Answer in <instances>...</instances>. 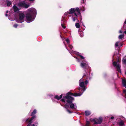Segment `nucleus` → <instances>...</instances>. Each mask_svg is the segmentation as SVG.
Returning <instances> with one entry per match:
<instances>
[{"label": "nucleus", "mask_w": 126, "mask_h": 126, "mask_svg": "<svg viewBox=\"0 0 126 126\" xmlns=\"http://www.w3.org/2000/svg\"><path fill=\"white\" fill-rule=\"evenodd\" d=\"M89 81L87 80L84 81L83 78L81 79L79 81V87L78 88L80 92L73 94L69 92L66 94V96H63V98L61 100V101L64 103H67L68 104L71 109L76 110L77 108L76 104L75 103H72L74 99L71 95H73L75 96H81L86 89V86L89 83Z\"/></svg>", "instance_id": "obj_1"}, {"label": "nucleus", "mask_w": 126, "mask_h": 126, "mask_svg": "<svg viewBox=\"0 0 126 126\" xmlns=\"http://www.w3.org/2000/svg\"><path fill=\"white\" fill-rule=\"evenodd\" d=\"M76 54L78 57H74L77 60V61L79 62L80 63V66L84 70V73H83V77H86V80L87 79L90 80L92 78L93 76V74L91 73L90 74V72L91 70V68L88 64V62L86 61L85 58L82 56L79 52H76ZM84 81H85L83 78Z\"/></svg>", "instance_id": "obj_2"}, {"label": "nucleus", "mask_w": 126, "mask_h": 126, "mask_svg": "<svg viewBox=\"0 0 126 126\" xmlns=\"http://www.w3.org/2000/svg\"><path fill=\"white\" fill-rule=\"evenodd\" d=\"M37 14L36 9L34 8H29L26 11L25 20L28 23H30L35 19Z\"/></svg>", "instance_id": "obj_3"}, {"label": "nucleus", "mask_w": 126, "mask_h": 126, "mask_svg": "<svg viewBox=\"0 0 126 126\" xmlns=\"http://www.w3.org/2000/svg\"><path fill=\"white\" fill-rule=\"evenodd\" d=\"M74 13H77V14L79 15H81L79 9L78 7L71 8L69 11L64 13V16L63 17L61 22V25L63 28L65 29L66 28V27L64 26L66 21L65 16H68L70 14H73Z\"/></svg>", "instance_id": "obj_4"}, {"label": "nucleus", "mask_w": 126, "mask_h": 126, "mask_svg": "<svg viewBox=\"0 0 126 126\" xmlns=\"http://www.w3.org/2000/svg\"><path fill=\"white\" fill-rule=\"evenodd\" d=\"M36 118V116H34L32 117L31 118H28L24 119L23 121L26 123L28 124L26 126H37L38 124L37 122H35L34 124H32V122L35 120Z\"/></svg>", "instance_id": "obj_5"}, {"label": "nucleus", "mask_w": 126, "mask_h": 126, "mask_svg": "<svg viewBox=\"0 0 126 126\" xmlns=\"http://www.w3.org/2000/svg\"><path fill=\"white\" fill-rule=\"evenodd\" d=\"M17 6L19 7L28 8L30 6V4H27L25 1H23L18 2L17 4Z\"/></svg>", "instance_id": "obj_6"}, {"label": "nucleus", "mask_w": 126, "mask_h": 126, "mask_svg": "<svg viewBox=\"0 0 126 126\" xmlns=\"http://www.w3.org/2000/svg\"><path fill=\"white\" fill-rule=\"evenodd\" d=\"M112 64L113 66L117 70V71L119 73H121V70L120 69L121 66L119 64L118 61L117 62H113Z\"/></svg>", "instance_id": "obj_7"}, {"label": "nucleus", "mask_w": 126, "mask_h": 126, "mask_svg": "<svg viewBox=\"0 0 126 126\" xmlns=\"http://www.w3.org/2000/svg\"><path fill=\"white\" fill-rule=\"evenodd\" d=\"M19 18L16 20V22L18 23H21L24 21L25 15L23 13H20L19 14Z\"/></svg>", "instance_id": "obj_8"}, {"label": "nucleus", "mask_w": 126, "mask_h": 126, "mask_svg": "<svg viewBox=\"0 0 126 126\" xmlns=\"http://www.w3.org/2000/svg\"><path fill=\"white\" fill-rule=\"evenodd\" d=\"M103 121V118L101 117H99L98 118L93 120L92 121L94 122L95 124H100Z\"/></svg>", "instance_id": "obj_9"}, {"label": "nucleus", "mask_w": 126, "mask_h": 126, "mask_svg": "<svg viewBox=\"0 0 126 126\" xmlns=\"http://www.w3.org/2000/svg\"><path fill=\"white\" fill-rule=\"evenodd\" d=\"M124 118L122 116H121L118 118V119H119L120 120L119 121L117 122V123L119 126H125L123 121L122 120V119Z\"/></svg>", "instance_id": "obj_10"}, {"label": "nucleus", "mask_w": 126, "mask_h": 126, "mask_svg": "<svg viewBox=\"0 0 126 126\" xmlns=\"http://www.w3.org/2000/svg\"><path fill=\"white\" fill-rule=\"evenodd\" d=\"M68 45V47H69V48L70 49L72 50V51H69L68 50V49H67V47H66V45L65 44V47L66 49H67V50H68L69 51V53L70 54L72 53H75V54H76L77 55V54H76V52H75L74 51H73L72 50V48H73L72 46L71 45H70V44H69V45Z\"/></svg>", "instance_id": "obj_11"}, {"label": "nucleus", "mask_w": 126, "mask_h": 126, "mask_svg": "<svg viewBox=\"0 0 126 126\" xmlns=\"http://www.w3.org/2000/svg\"><path fill=\"white\" fill-rule=\"evenodd\" d=\"M78 15L77 13H75L74 14L72 15V19L74 21H75L77 19V17Z\"/></svg>", "instance_id": "obj_12"}, {"label": "nucleus", "mask_w": 126, "mask_h": 126, "mask_svg": "<svg viewBox=\"0 0 126 126\" xmlns=\"http://www.w3.org/2000/svg\"><path fill=\"white\" fill-rule=\"evenodd\" d=\"M6 0H0V4L4 6L5 5Z\"/></svg>", "instance_id": "obj_13"}, {"label": "nucleus", "mask_w": 126, "mask_h": 126, "mask_svg": "<svg viewBox=\"0 0 126 126\" xmlns=\"http://www.w3.org/2000/svg\"><path fill=\"white\" fill-rule=\"evenodd\" d=\"M63 97V94H62L60 95L59 96L58 95H56L54 96V98L58 100H59L62 98Z\"/></svg>", "instance_id": "obj_14"}, {"label": "nucleus", "mask_w": 126, "mask_h": 126, "mask_svg": "<svg viewBox=\"0 0 126 126\" xmlns=\"http://www.w3.org/2000/svg\"><path fill=\"white\" fill-rule=\"evenodd\" d=\"M13 8L14 9V11L15 12H18L19 10V9L18 8L16 5H14L13 6Z\"/></svg>", "instance_id": "obj_15"}, {"label": "nucleus", "mask_w": 126, "mask_h": 126, "mask_svg": "<svg viewBox=\"0 0 126 126\" xmlns=\"http://www.w3.org/2000/svg\"><path fill=\"white\" fill-rule=\"evenodd\" d=\"M6 3L7 4V6L9 7L12 4V3L10 0H6Z\"/></svg>", "instance_id": "obj_16"}, {"label": "nucleus", "mask_w": 126, "mask_h": 126, "mask_svg": "<svg viewBox=\"0 0 126 126\" xmlns=\"http://www.w3.org/2000/svg\"><path fill=\"white\" fill-rule=\"evenodd\" d=\"M85 4H83V5L82 6V7L80 8V9L81 10L82 12H84L85 10Z\"/></svg>", "instance_id": "obj_17"}, {"label": "nucleus", "mask_w": 126, "mask_h": 126, "mask_svg": "<svg viewBox=\"0 0 126 126\" xmlns=\"http://www.w3.org/2000/svg\"><path fill=\"white\" fill-rule=\"evenodd\" d=\"M68 106L67 104H66L65 106L64 107L66 109V110L69 113H72V112L70 110H69L67 109L68 108Z\"/></svg>", "instance_id": "obj_18"}, {"label": "nucleus", "mask_w": 126, "mask_h": 126, "mask_svg": "<svg viewBox=\"0 0 126 126\" xmlns=\"http://www.w3.org/2000/svg\"><path fill=\"white\" fill-rule=\"evenodd\" d=\"M84 113L86 116H87L90 114L91 112L90 111L86 110L85 111Z\"/></svg>", "instance_id": "obj_19"}, {"label": "nucleus", "mask_w": 126, "mask_h": 126, "mask_svg": "<svg viewBox=\"0 0 126 126\" xmlns=\"http://www.w3.org/2000/svg\"><path fill=\"white\" fill-rule=\"evenodd\" d=\"M122 83L123 86L126 88V80L124 79H122Z\"/></svg>", "instance_id": "obj_20"}, {"label": "nucleus", "mask_w": 126, "mask_h": 126, "mask_svg": "<svg viewBox=\"0 0 126 126\" xmlns=\"http://www.w3.org/2000/svg\"><path fill=\"white\" fill-rule=\"evenodd\" d=\"M36 109L34 110L32 112L31 114V116H32V117L34 116H36L34 115L36 113Z\"/></svg>", "instance_id": "obj_21"}, {"label": "nucleus", "mask_w": 126, "mask_h": 126, "mask_svg": "<svg viewBox=\"0 0 126 126\" xmlns=\"http://www.w3.org/2000/svg\"><path fill=\"white\" fill-rule=\"evenodd\" d=\"M126 99V90H124L123 91L122 94H121Z\"/></svg>", "instance_id": "obj_22"}, {"label": "nucleus", "mask_w": 126, "mask_h": 126, "mask_svg": "<svg viewBox=\"0 0 126 126\" xmlns=\"http://www.w3.org/2000/svg\"><path fill=\"white\" fill-rule=\"evenodd\" d=\"M78 32L80 37H83V32L82 31H79Z\"/></svg>", "instance_id": "obj_23"}, {"label": "nucleus", "mask_w": 126, "mask_h": 126, "mask_svg": "<svg viewBox=\"0 0 126 126\" xmlns=\"http://www.w3.org/2000/svg\"><path fill=\"white\" fill-rule=\"evenodd\" d=\"M123 28L125 30H126V19L124 23Z\"/></svg>", "instance_id": "obj_24"}, {"label": "nucleus", "mask_w": 126, "mask_h": 126, "mask_svg": "<svg viewBox=\"0 0 126 126\" xmlns=\"http://www.w3.org/2000/svg\"><path fill=\"white\" fill-rule=\"evenodd\" d=\"M124 36V34H123L119 35L118 37V38L119 39H122V38H123Z\"/></svg>", "instance_id": "obj_25"}, {"label": "nucleus", "mask_w": 126, "mask_h": 126, "mask_svg": "<svg viewBox=\"0 0 126 126\" xmlns=\"http://www.w3.org/2000/svg\"><path fill=\"white\" fill-rule=\"evenodd\" d=\"M85 126H91L90 122L89 121H87L86 122Z\"/></svg>", "instance_id": "obj_26"}, {"label": "nucleus", "mask_w": 126, "mask_h": 126, "mask_svg": "<svg viewBox=\"0 0 126 126\" xmlns=\"http://www.w3.org/2000/svg\"><path fill=\"white\" fill-rule=\"evenodd\" d=\"M75 26L77 28H79L80 27V25L79 23H75Z\"/></svg>", "instance_id": "obj_27"}, {"label": "nucleus", "mask_w": 126, "mask_h": 126, "mask_svg": "<svg viewBox=\"0 0 126 126\" xmlns=\"http://www.w3.org/2000/svg\"><path fill=\"white\" fill-rule=\"evenodd\" d=\"M122 61L123 63L126 65V59L124 57L123 58Z\"/></svg>", "instance_id": "obj_28"}, {"label": "nucleus", "mask_w": 126, "mask_h": 126, "mask_svg": "<svg viewBox=\"0 0 126 126\" xmlns=\"http://www.w3.org/2000/svg\"><path fill=\"white\" fill-rule=\"evenodd\" d=\"M119 42V41H118L116 43L115 46V47H117L118 46V44Z\"/></svg>", "instance_id": "obj_29"}, {"label": "nucleus", "mask_w": 126, "mask_h": 126, "mask_svg": "<svg viewBox=\"0 0 126 126\" xmlns=\"http://www.w3.org/2000/svg\"><path fill=\"white\" fill-rule=\"evenodd\" d=\"M65 40L67 42V43L68 44V45H69V44H69V39H68V38L66 39H65Z\"/></svg>", "instance_id": "obj_30"}, {"label": "nucleus", "mask_w": 126, "mask_h": 126, "mask_svg": "<svg viewBox=\"0 0 126 126\" xmlns=\"http://www.w3.org/2000/svg\"><path fill=\"white\" fill-rule=\"evenodd\" d=\"M17 26H18L17 24H15L13 25V26L14 27L16 28L17 27Z\"/></svg>", "instance_id": "obj_31"}, {"label": "nucleus", "mask_w": 126, "mask_h": 126, "mask_svg": "<svg viewBox=\"0 0 126 126\" xmlns=\"http://www.w3.org/2000/svg\"><path fill=\"white\" fill-rule=\"evenodd\" d=\"M117 93L118 94V95H119V94H120V91L118 90V89H117Z\"/></svg>", "instance_id": "obj_32"}, {"label": "nucleus", "mask_w": 126, "mask_h": 126, "mask_svg": "<svg viewBox=\"0 0 126 126\" xmlns=\"http://www.w3.org/2000/svg\"><path fill=\"white\" fill-rule=\"evenodd\" d=\"M8 11H6V14H5V16H8V14H7V13H8Z\"/></svg>", "instance_id": "obj_33"}, {"label": "nucleus", "mask_w": 126, "mask_h": 126, "mask_svg": "<svg viewBox=\"0 0 126 126\" xmlns=\"http://www.w3.org/2000/svg\"><path fill=\"white\" fill-rule=\"evenodd\" d=\"M110 119H112V120L113 119H114V117L113 116H112L111 117H110Z\"/></svg>", "instance_id": "obj_34"}, {"label": "nucleus", "mask_w": 126, "mask_h": 126, "mask_svg": "<svg viewBox=\"0 0 126 126\" xmlns=\"http://www.w3.org/2000/svg\"><path fill=\"white\" fill-rule=\"evenodd\" d=\"M8 19H9L10 20H11L12 21V20H13L11 18H9V16L8 17Z\"/></svg>", "instance_id": "obj_35"}, {"label": "nucleus", "mask_w": 126, "mask_h": 126, "mask_svg": "<svg viewBox=\"0 0 126 126\" xmlns=\"http://www.w3.org/2000/svg\"><path fill=\"white\" fill-rule=\"evenodd\" d=\"M119 33H121L122 32L121 30H120L119 32Z\"/></svg>", "instance_id": "obj_36"}, {"label": "nucleus", "mask_w": 126, "mask_h": 126, "mask_svg": "<svg viewBox=\"0 0 126 126\" xmlns=\"http://www.w3.org/2000/svg\"><path fill=\"white\" fill-rule=\"evenodd\" d=\"M107 76V75L106 74H105L104 75V77L105 78L106 76Z\"/></svg>", "instance_id": "obj_37"}, {"label": "nucleus", "mask_w": 126, "mask_h": 126, "mask_svg": "<svg viewBox=\"0 0 126 126\" xmlns=\"http://www.w3.org/2000/svg\"><path fill=\"white\" fill-rule=\"evenodd\" d=\"M85 26L84 25V27L83 28V29L84 30L85 29Z\"/></svg>", "instance_id": "obj_38"}, {"label": "nucleus", "mask_w": 126, "mask_h": 126, "mask_svg": "<svg viewBox=\"0 0 126 126\" xmlns=\"http://www.w3.org/2000/svg\"><path fill=\"white\" fill-rule=\"evenodd\" d=\"M30 1H33L35 0H29Z\"/></svg>", "instance_id": "obj_39"}, {"label": "nucleus", "mask_w": 126, "mask_h": 126, "mask_svg": "<svg viewBox=\"0 0 126 126\" xmlns=\"http://www.w3.org/2000/svg\"><path fill=\"white\" fill-rule=\"evenodd\" d=\"M124 33L125 34H126V30L124 31Z\"/></svg>", "instance_id": "obj_40"}, {"label": "nucleus", "mask_w": 126, "mask_h": 126, "mask_svg": "<svg viewBox=\"0 0 126 126\" xmlns=\"http://www.w3.org/2000/svg\"><path fill=\"white\" fill-rule=\"evenodd\" d=\"M49 96H53V95H52V94H50L49 95Z\"/></svg>", "instance_id": "obj_41"}, {"label": "nucleus", "mask_w": 126, "mask_h": 126, "mask_svg": "<svg viewBox=\"0 0 126 126\" xmlns=\"http://www.w3.org/2000/svg\"><path fill=\"white\" fill-rule=\"evenodd\" d=\"M82 0L83 1V3H84V0Z\"/></svg>", "instance_id": "obj_42"}, {"label": "nucleus", "mask_w": 126, "mask_h": 126, "mask_svg": "<svg viewBox=\"0 0 126 126\" xmlns=\"http://www.w3.org/2000/svg\"><path fill=\"white\" fill-rule=\"evenodd\" d=\"M81 22H82V21L81 20Z\"/></svg>", "instance_id": "obj_43"}, {"label": "nucleus", "mask_w": 126, "mask_h": 126, "mask_svg": "<svg viewBox=\"0 0 126 126\" xmlns=\"http://www.w3.org/2000/svg\"><path fill=\"white\" fill-rule=\"evenodd\" d=\"M115 55V54H114V55H113V57L114 56V55Z\"/></svg>", "instance_id": "obj_44"}, {"label": "nucleus", "mask_w": 126, "mask_h": 126, "mask_svg": "<svg viewBox=\"0 0 126 126\" xmlns=\"http://www.w3.org/2000/svg\"><path fill=\"white\" fill-rule=\"evenodd\" d=\"M71 54H72V53H71ZM71 54L72 55V56H73V55H72V54Z\"/></svg>", "instance_id": "obj_45"}, {"label": "nucleus", "mask_w": 126, "mask_h": 126, "mask_svg": "<svg viewBox=\"0 0 126 126\" xmlns=\"http://www.w3.org/2000/svg\"><path fill=\"white\" fill-rule=\"evenodd\" d=\"M61 37V35H60Z\"/></svg>", "instance_id": "obj_46"}]
</instances>
